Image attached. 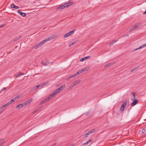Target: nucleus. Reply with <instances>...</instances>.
<instances>
[{
  "instance_id": "5",
  "label": "nucleus",
  "mask_w": 146,
  "mask_h": 146,
  "mask_svg": "<svg viewBox=\"0 0 146 146\" xmlns=\"http://www.w3.org/2000/svg\"><path fill=\"white\" fill-rule=\"evenodd\" d=\"M56 94L55 93V91L52 94L50 95L48 98H48V100H49L51 99H52L54 96Z\"/></svg>"
},
{
  "instance_id": "55",
  "label": "nucleus",
  "mask_w": 146,
  "mask_h": 146,
  "mask_svg": "<svg viewBox=\"0 0 146 146\" xmlns=\"http://www.w3.org/2000/svg\"><path fill=\"white\" fill-rule=\"evenodd\" d=\"M16 97L15 98V99H16Z\"/></svg>"
},
{
  "instance_id": "32",
  "label": "nucleus",
  "mask_w": 146,
  "mask_h": 146,
  "mask_svg": "<svg viewBox=\"0 0 146 146\" xmlns=\"http://www.w3.org/2000/svg\"><path fill=\"white\" fill-rule=\"evenodd\" d=\"M15 5L13 3L11 4V8H13V9L15 8Z\"/></svg>"
},
{
  "instance_id": "21",
  "label": "nucleus",
  "mask_w": 146,
  "mask_h": 146,
  "mask_svg": "<svg viewBox=\"0 0 146 146\" xmlns=\"http://www.w3.org/2000/svg\"><path fill=\"white\" fill-rule=\"evenodd\" d=\"M113 64V63H109V64L106 65L105 66H104V67H110L112 66V65Z\"/></svg>"
},
{
  "instance_id": "18",
  "label": "nucleus",
  "mask_w": 146,
  "mask_h": 146,
  "mask_svg": "<svg viewBox=\"0 0 146 146\" xmlns=\"http://www.w3.org/2000/svg\"><path fill=\"white\" fill-rule=\"evenodd\" d=\"M32 100V99L30 100H28L27 101H26L25 102H24V103H25L26 104V106L27 105H29L31 102Z\"/></svg>"
},
{
  "instance_id": "41",
  "label": "nucleus",
  "mask_w": 146,
  "mask_h": 146,
  "mask_svg": "<svg viewBox=\"0 0 146 146\" xmlns=\"http://www.w3.org/2000/svg\"><path fill=\"white\" fill-rule=\"evenodd\" d=\"M37 111V110H35L33 112V113H35Z\"/></svg>"
},
{
  "instance_id": "50",
  "label": "nucleus",
  "mask_w": 146,
  "mask_h": 146,
  "mask_svg": "<svg viewBox=\"0 0 146 146\" xmlns=\"http://www.w3.org/2000/svg\"><path fill=\"white\" fill-rule=\"evenodd\" d=\"M4 139H0V141H3V140Z\"/></svg>"
},
{
  "instance_id": "33",
  "label": "nucleus",
  "mask_w": 146,
  "mask_h": 146,
  "mask_svg": "<svg viewBox=\"0 0 146 146\" xmlns=\"http://www.w3.org/2000/svg\"><path fill=\"white\" fill-rule=\"evenodd\" d=\"M72 75H71L70 76H69V77H68L67 79H66V80H69L70 79H71V78H73V77H72Z\"/></svg>"
},
{
  "instance_id": "4",
  "label": "nucleus",
  "mask_w": 146,
  "mask_h": 146,
  "mask_svg": "<svg viewBox=\"0 0 146 146\" xmlns=\"http://www.w3.org/2000/svg\"><path fill=\"white\" fill-rule=\"evenodd\" d=\"M56 35H52L51 36H50V37L47 38L45 39V40L46 42L47 41L50 40H51L54 38L56 37Z\"/></svg>"
},
{
  "instance_id": "34",
  "label": "nucleus",
  "mask_w": 146,
  "mask_h": 146,
  "mask_svg": "<svg viewBox=\"0 0 146 146\" xmlns=\"http://www.w3.org/2000/svg\"><path fill=\"white\" fill-rule=\"evenodd\" d=\"M14 101V100L13 99H11L10 101H9V102L11 104H12L13 102Z\"/></svg>"
},
{
  "instance_id": "16",
  "label": "nucleus",
  "mask_w": 146,
  "mask_h": 146,
  "mask_svg": "<svg viewBox=\"0 0 146 146\" xmlns=\"http://www.w3.org/2000/svg\"><path fill=\"white\" fill-rule=\"evenodd\" d=\"M127 100H126L124 101V103L121 106L123 108H125L126 105L127 103Z\"/></svg>"
},
{
  "instance_id": "45",
  "label": "nucleus",
  "mask_w": 146,
  "mask_h": 146,
  "mask_svg": "<svg viewBox=\"0 0 146 146\" xmlns=\"http://www.w3.org/2000/svg\"><path fill=\"white\" fill-rule=\"evenodd\" d=\"M7 104V106H8L9 105L11 104L9 102H7V103H6Z\"/></svg>"
},
{
  "instance_id": "48",
  "label": "nucleus",
  "mask_w": 146,
  "mask_h": 146,
  "mask_svg": "<svg viewBox=\"0 0 146 146\" xmlns=\"http://www.w3.org/2000/svg\"><path fill=\"white\" fill-rule=\"evenodd\" d=\"M3 27H4V25H0V28Z\"/></svg>"
},
{
  "instance_id": "40",
  "label": "nucleus",
  "mask_w": 146,
  "mask_h": 146,
  "mask_svg": "<svg viewBox=\"0 0 146 146\" xmlns=\"http://www.w3.org/2000/svg\"><path fill=\"white\" fill-rule=\"evenodd\" d=\"M19 8V7L18 6H15V9H18Z\"/></svg>"
},
{
  "instance_id": "10",
  "label": "nucleus",
  "mask_w": 146,
  "mask_h": 146,
  "mask_svg": "<svg viewBox=\"0 0 146 146\" xmlns=\"http://www.w3.org/2000/svg\"><path fill=\"white\" fill-rule=\"evenodd\" d=\"M138 100L137 99L134 100L131 103V106H134L138 103Z\"/></svg>"
},
{
  "instance_id": "17",
  "label": "nucleus",
  "mask_w": 146,
  "mask_h": 146,
  "mask_svg": "<svg viewBox=\"0 0 146 146\" xmlns=\"http://www.w3.org/2000/svg\"><path fill=\"white\" fill-rule=\"evenodd\" d=\"M80 82V80H78L77 81H76L75 82H74L72 84L73 86H75L76 85L78 84L79 83V82Z\"/></svg>"
},
{
  "instance_id": "43",
  "label": "nucleus",
  "mask_w": 146,
  "mask_h": 146,
  "mask_svg": "<svg viewBox=\"0 0 146 146\" xmlns=\"http://www.w3.org/2000/svg\"><path fill=\"white\" fill-rule=\"evenodd\" d=\"M19 38H16L14 40V41H16L17 40H19Z\"/></svg>"
},
{
  "instance_id": "1",
  "label": "nucleus",
  "mask_w": 146,
  "mask_h": 146,
  "mask_svg": "<svg viewBox=\"0 0 146 146\" xmlns=\"http://www.w3.org/2000/svg\"><path fill=\"white\" fill-rule=\"evenodd\" d=\"M46 42L45 40H42L41 41L40 43H39L38 44L35 45L33 47V48H34L35 49H36L40 47L41 46H42L43 44H44L45 42Z\"/></svg>"
},
{
  "instance_id": "13",
  "label": "nucleus",
  "mask_w": 146,
  "mask_h": 146,
  "mask_svg": "<svg viewBox=\"0 0 146 146\" xmlns=\"http://www.w3.org/2000/svg\"><path fill=\"white\" fill-rule=\"evenodd\" d=\"M146 46V43L145 44H143V45H142L141 46H140L139 47H138V48L135 49L134 50V51H135V50H138V49L142 48H143L144 46Z\"/></svg>"
},
{
  "instance_id": "46",
  "label": "nucleus",
  "mask_w": 146,
  "mask_h": 146,
  "mask_svg": "<svg viewBox=\"0 0 146 146\" xmlns=\"http://www.w3.org/2000/svg\"><path fill=\"white\" fill-rule=\"evenodd\" d=\"M74 86H73V84H72L70 86V88H72L73 87H74Z\"/></svg>"
},
{
  "instance_id": "37",
  "label": "nucleus",
  "mask_w": 146,
  "mask_h": 146,
  "mask_svg": "<svg viewBox=\"0 0 146 146\" xmlns=\"http://www.w3.org/2000/svg\"><path fill=\"white\" fill-rule=\"evenodd\" d=\"M48 83V82H44V83H42V86H44V85H46V84H47V83Z\"/></svg>"
},
{
  "instance_id": "6",
  "label": "nucleus",
  "mask_w": 146,
  "mask_h": 146,
  "mask_svg": "<svg viewBox=\"0 0 146 146\" xmlns=\"http://www.w3.org/2000/svg\"><path fill=\"white\" fill-rule=\"evenodd\" d=\"M139 26H138L137 25H135L133 27L131 28L130 30H129V32H131L135 29L136 28L139 27Z\"/></svg>"
},
{
  "instance_id": "26",
  "label": "nucleus",
  "mask_w": 146,
  "mask_h": 146,
  "mask_svg": "<svg viewBox=\"0 0 146 146\" xmlns=\"http://www.w3.org/2000/svg\"><path fill=\"white\" fill-rule=\"evenodd\" d=\"M75 31V30H72L71 31H70L68 33L69 34V35H70L73 34L74 33Z\"/></svg>"
},
{
  "instance_id": "35",
  "label": "nucleus",
  "mask_w": 146,
  "mask_h": 146,
  "mask_svg": "<svg viewBox=\"0 0 146 146\" xmlns=\"http://www.w3.org/2000/svg\"><path fill=\"white\" fill-rule=\"evenodd\" d=\"M7 88H3V89L1 90V92H2L3 91H4L7 89Z\"/></svg>"
},
{
  "instance_id": "20",
  "label": "nucleus",
  "mask_w": 146,
  "mask_h": 146,
  "mask_svg": "<svg viewBox=\"0 0 146 146\" xmlns=\"http://www.w3.org/2000/svg\"><path fill=\"white\" fill-rule=\"evenodd\" d=\"M92 141V139H90L89 140L87 141L86 142L84 143L83 145H88V143H90Z\"/></svg>"
},
{
  "instance_id": "11",
  "label": "nucleus",
  "mask_w": 146,
  "mask_h": 146,
  "mask_svg": "<svg viewBox=\"0 0 146 146\" xmlns=\"http://www.w3.org/2000/svg\"><path fill=\"white\" fill-rule=\"evenodd\" d=\"M90 58V56H87L83 58H82L80 59V62H83L85 60L87 59L88 58Z\"/></svg>"
},
{
  "instance_id": "12",
  "label": "nucleus",
  "mask_w": 146,
  "mask_h": 146,
  "mask_svg": "<svg viewBox=\"0 0 146 146\" xmlns=\"http://www.w3.org/2000/svg\"><path fill=\"white\" fill-rule=\"evenodd\" d=\"M48 101V98H46L45 99H44V100H42V101H41L40 102V104H44V103H45L47 102Z\"/></svg>"
},
{
  "instance_id": "22",
  "label": "nucleus",
  "mask_w": 146,
  "mask_h": 146,
  "mask_svg": "<svg viewBox=\"0 0 146 146\" xmlns=\"http://www.w3.org/2000/svg\"><path fill=\"white\" fill-rule=\"evenodd\" d=\"M139 66H138L137 67H135L134 68H133L132 69H131V70L130 71L131 72H132L134 70H136L137 68H139Z\"/></svg>"
},
{
  "instance_id": "36",
  "label": "nucleus",
  "mask_w": 146,
  "mask_h": 146,
  "mask_svg": "<svg viewBox=\"0 0 146 146\" xmlns=\"http://www.w3.org/2000/svg\"><path fill=\"white\" fill-rule=\"evenodd\" d=\"M75 42H72V43H71V44H69V46L70 47L71 46H72V45H73L74 44H75Z\"/></svg>"
},
{
  "instance_id": "56",
  "label": "nucleus",
  "mask_w": 146,
  "mask_h": 146,
  "mask_svg": "<svg viewBox=\"0 0 146 146\" xmlns=\"http://www.w3.org/2000/svg\"><path fill=\"white\" fill-rule=\"evenodd\" d=\"M0 146H1V145H0Z\"/></svg>"
},
{
  "instance_id": "2",
  "label": "nucleus",
  "mask_w": 146,
  "mask_h": 146,
  "mask_svg": "<svg viewBox=\"0 0 146 146\" xmlns=\"http://www.w3.org/2000/svg\"><path fill=\"white\" fill-rule=\"evenodd\" d=\"M65 85L64 84L62 85V86L60 88L56 89L54 91L56 94L58 93H59L61 91L63 90L64 88L65 87Z\"/></svg>"
},
{
  "instance_id": "52",
  "label": "nucleus",
  "mask_w": 146,
  "mask_h": 146,
  "mask_svg": "<svg viewBox=\"0 0 146 146\" xmlns=\"http://www.w3.org/2000/svg\"><path fill=\"white\" fill-rule=\"evenodd\" d=\"M0 145H1V146L2 145L1 144V143H0Z\"/></svg>"
},
{
  "instance_id": "25",
  "label": "nucleus",
  "mask_w": 146,
  "mask_h": 146,
  "mask_svg": "<svg viewBox=\"0 0 146 146\" xmlns=\"http://www.w3.org/2000/svg\"><path fill=\"white\" fill-rule=\"evenodd\" d=\"M38 87H39L37 85L35 87H33L32 88V89L33 90H36L38 88Z\"/></svg>"
},
{
  "instance_id": "14",
  "label": "nucleus",
  "mask_w": 146,
  "mask_h": 146,
  "mask_svg": "<svg viewBox=\"0 0 146 146\" xmlns=\"http://www.w3.org/2000/svg\"><path fill=\"white\" fill-rule=\"evenodd\" d=\"M81 73V72H79V70H78V71L75 74H73L72 75V77H74L78 75L79 74Z\"/></svg>"
},
{
  "instance_id": "23",
  "label": "nucleus",
  "mask_w": 146,
  "mask_h": 146,
  "mask_svg": "<svg viewBox=\"0 0 146 146\" xmlns=\"http://www.w3.org/2000/svg\"><path fill=\"white\" fill-rule=\"evenodd\" d=\"M88 70L86 68H85L82 69L81 70H79V72H81V73L85 71H87Z\"/></svg>"
},
{
  "instance_id": "19",
  "label": "nucleus",
  "mask_w": 146,
  "mask_h": 146,
  "mask_svg": "<svg viewBox=\"0 0 146 146\" xmlns=\"http://www.w3.org/2000/svg\"><path fill=\"white\" fill-rule=\"evenodd\" d=\"M95 131V130L94 129H91L89 131H88L87 133H88V135L90 134Z\"/></svg>"
},
{
  "instance_id": "54",
  "label": "nucleus",
  "mask_w": 146,
  "mask_h": 146,
  "mask_svg": "<svg viewBox=\"0 0 146 146\" xmlns=\"http://www.w3.org/2000/svg\"><path fill=\"white\" fill-rule=\"evenodd\" d=\"M17 97L18 98H19V96H18V97L17 96Z\"/></svg>"
},
{
  "instance_id": "42",
  "label": "nucleus",
  "mask_w": 146,
  "mask_h": 146,
  "mask_svg": "<svg viewBox=\"0 0 146 146\" xmlns=\"http://www.w3.org/2000/svg\"><path fill=\"white\" fill-rule=\"evenodd\" d=\"M38 87H39L42 86V84L41 83V84H39L38 85Z\"/></svg>"
},
{
  "instance_id": "53",
  "label": "nucleus",
  "mask_w": 146,
  "mask_h": 146,
  "mask_svg": "<svg viewBox=\"0 0 146 146\" xmlns=\"http://www.w3.org/2000/svg\"><path fill=\"white\" fill-rule=\"evenodd\" d=\"M0 145H1V146L2 145L1 144V143H0Z\"/></svg>"
},
{
  "instance_id": "44",
  "label": "nucleus",
  "mask_w": 146,
  "mask_h": 146,
  "mask_svg": "<svg viewBox=\"0 0 146 146\" xmlns=\"http://www.w3.org/2000/svg\"><path fill=\"white\" fill-rule=\"evenodd\" d=\"M7 104V106H8L9 105L11 104L9 102H7V103H6Z\"/></svg>"
},
{
  "instance_id": "15",
  "label": "nucleus",
  "mask_w": 146,
  "mask_h": 146,
  "mask_svg": "<svg viewBox=\"0 0 146 146\" xmlns=\"http://www.w3.org/2000/svg\"><path fill=\"white\" fill-rule=\"evenodd\" d=\"M65 7H66L64 5V4L63 5H61L60 6L58 7L56 9H63Z\"/></svg>"
},
{
  "instance_id": "47",
  "label": "nucleus",
  "mask_w": 146,
  "mask_h": 146,
  "mask_svg": "<svg viewBox=\"0 0 146 146\" xmlns=\"http://www.w3.org/2000/svg\"><path fill=\"white\" fill-rule=\"evenodd\" d=\"M5 141H4L2 142L1 143V144L2 145H3L5 143Z\"/></svg>"
},
{
  "instance_id": "49",
  "label": "nucleus",
  "mask_w": 146,
  "mask_h": 146,
  "mask_svg": "<svg viewBox=\"0 0 146 146\" xmlns=\"http://www.w3.org/2000/svg\"><path fill=\"white\" fill-rule=\"evenodd\" d=\"M3 110H2L1 111H0V114H1L3 111Z\"/></svg>"
},
{
  "instance_id": "39",
  "label": "nucleus",
  "mask_w": 146,
  "mask_h": 146,
  "mask_svg": "<svg viewBox=\"0 0 146 146\" xmlns=\"http://www.w3.org/2000/svg\"><path fill=\"white\" fill-rule=\"evenodd\" d=\"M145 129H143L142 130V133H145Z\"/></svg>"
},
{
  "instance_id": "28",
  "label": "nucleus",
  "mask_w": 146,
  "mask_h": 146,
  "mask_svg": "<svg viewBox=\"0 0 146 146\" xmlns=\"http://www.w3.org/2000/svg\"><path fill=\"white\" fill-rule=\"evenodd\" d=\"M131 94L133 96V100H135V92H132L131 93Z\"/></svg>"
},
{
  "instance_id": "31",
  "label": "nucleus",
  "mask_w": 146,
  "mask_h": 146,
  "mask_svg": "<svg viewBox=\"0 0 146 146\" xmlns=\"http://www.w3.org/2000/svg\"><path fill=\"white\" fill-rule=\"evenodd\" d=\"M88 133H85L83 136L84 137V138H87L88 137V135H89Z\"/></svg>"
},
{
  "instance_id": "3",
  "label": "nucleus",
  "mask_w": 146,
  "mask_h": 146,
  "mask_svg": "<svg viewBox=\"0 0 146 146\" xmlns=\"http://www.w3.org/2000/svg\"><path fill=\"white\" fill-rule=\"evenodd\" d=\"M26 106V104L25 103H23L19 104L16 106L17 108H19V109L21 108L24 107Z\"/></svg>"
},
{
  "instance_id": "29",
  "label": "nucleus",
  "mask_w": 146,
  "mask_h": 146,
  "mask_svg": "<svg viewBox=\"0 0 146 146\" xmlns=\"http://www.w3.org/2000/svg\"><path fill=\"white\" fill-rule=\"evenodd\" d=\"M117 41V40H113L110 43L109 45H111L113 44L114 43V42H116Z\"/></svg>"
},
{
  "instance_id": "30",
  "label": "nucleus",
  "mask_w": 146,
  "mask_h": 146,
  "mask_svg": "<svg viewBox=\"0 0 146 146\" xmlns=\"http://www.w3.org/2000/svg\"><path fill=\"white\" fill-rule=\"evenodd\" d=\"M69 36H70V35H69V34L68 33H66L65 35H64V38H66L68 37Z\"/></svg>"
},
{
  "instance_id": "8",
  "label": "nucleus",
  "mask_w": 146,
  "mask_h": 146,
  "mask_svg": "<svg viewBox=\"0 0 146 146\" xmlns=\"http://www.w3.org/2000/svg\"><path fill=\"white\" fill-rule=\"evenodd\" d=\"M17 12L18 13H19L20 15H21L23 17H25L26 15V14L25 13L20 12L19 10H18L17 11Z\"/></svg>"
},
{
  "instance_id": "51",
  "label": "nucleus",
  "mask_w": 146,
  "mask_h": 146,
  "mask_svg": "<svg viewBox=\"0 0 146 146\" xmlns=\"http://www.w3.org/2000/svg\"><path fill=\"white\" fill-rule=\"evenodd\" d=\"M21 37V36H19V37L18 38L19 39Z\"/></svg>"
},
{
  "instance_id": "27",
  "label": "nucleus",
  "mask_w": 146,
  "mask_h": 146,
  "mask_svg": "<svg viewBox=\"0 0 146 146\" xmlns=\"http://www.w3.org/2000/svg\"><path fill=\"white\" fill-rule=\"evenodd\" d=\"M7 106H7V104H5L3 106V107H1V108H0V110H3V108L6 107Z\"/></svg>"
},
{
  "instance_id": "7",
  "label": "nucleus",
  "mask_w": 146,
  "mask_h": 146,
  "mask_svg": "<svg viewBox=\"0 0 146 146\" xmlns=\"http://www.w3.org/2000/svg\"><path fill=\"white\" fill-rule=\"evenodd\" d=\"M73 2H71L66 3L64 4L65 7H67L72 5L73 4Z\"/></svg>"
},
{
  "instance_id": "38",
  "label": "nucleus",
  "mask_w": 146,
  "mask_h": 146,
  "mask_svg": "<svg viewBox=\"0 0 146 146\" xmlns=\"http://www.w3.org/2000/svg\"><path fill=\"white\" fill-rule=\"evenodd\" d=\"M124 108H123V107H122V106H121V107L120 108V110L121 111H122L124 109Z\"/></svg>"
},
{
  "instance_id": "9",
  "label": "nucleus",
  "mask_w": 146,
  "mask_h": 146,
  "mask_svg": "<svg viewBox=\"0 0 146 146\" xmlns=\"http://www.w3.org/2000/svg\"><path fill=\"white\" fill-rule=\"evenodd\" d=\"M42 64L44 66H46L48 64H50L49 62L46 61L45 62H44L43 61H42L41 62Z\"/></svg>"
},
{
  "instance_id": "24",
  "label": "nucleus",
  "mask_w": 146,
  "mask_h": 146,
  "mask_svg": "<svg viewBox=\"0 0 146 146\" xmlns=\"http://www.w3.org/2000/svg\"><path fill=\"white\" fill-rule=\"evenodd\" d=\"M24 73H19L18 74L16 75L15 77L16 78H17V77H18L19 76H21V75H24Z\"/></svg>"
}]
</instances>
